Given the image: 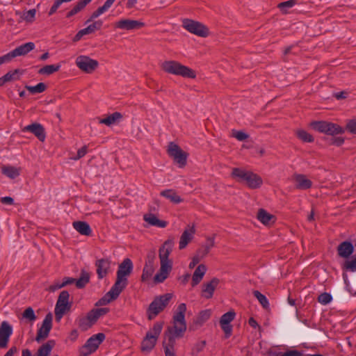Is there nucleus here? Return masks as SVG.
<instances>
[{
	"label": "nucleus",
	"instance_id": "nucleus-1",
	"mask_svg": "<svg viewBox=\"0 0 356 356\" xmlns=\"http://www.w3.org/2000/svg\"><path fill=\"white\" fill-rule=\"evenodd\" d=\"M174 246V239L168 238L159 249V259L161 267L159 271L154 276L156 283L163 282L168 276L172 270V263L168 259Z\"/></svg>",
	"mask_w": 356,
	"mask_h": 356
},
{
	"label": "nucleus",
	"instance_id": "nucleus-2",
	"mask_svg": "<svg viewBox=\"0 0 356 356\" xmlns=\"http://www.w3.org/2000/svg\"><path fill=\"white\" fill-rule=\"evenodd\" d=\"M186 312V304H179L173 316V325L172 327H168L164 334L179 338H181L184 336V332L186 330V323L185 321Z\"/></svg>",
	"mask_w": 356,
	"mask_h": 356
},
{
	"label": "nucleus",
	"instance_id": "nucleus-3",
	"mask_svg": "<svg viewBox=\"0 0 356 356\" xmlns=\"http://www.w3.org/2000/svg\"><path fill=\"white\" fill-rule=\"evenodd\" d=\"M161 67L164 72L169 74L185 78L194 79L196 77V73L194 70L175 60H165L162 63Z\"/></svg>",
	"mask_w": 356,
	"mask_h": 356
},
{
	"label": "nucleus",
	"instance_id": "nucleus-4",
	"mask_svg": "<svg viewBox=\"0 0 356 356\" xmlns=\"http://www.w3.org/2000/svg\"><path fill=\"white\" fill-rule=\"evenodd\" d=\"M232 175L238 181L245 182L252 189L259 188L263 183L262 179L257 174L241 168H234Z\"/></svg>",
	"mask_w": 356,
	"mask_h": 356
},
{
	"label": "nucleus",
	"instance_id": "nucleus-5",
	"mask_svg": "<svg viewBox=\"0 0 356 356\" xmlns=\"http://www.w3.org/2000/svg\"><path fill=\"white\" fill-rule=\"evenodd\" d=\"M162 328L163 323L157 322L154 323L153 327L147 332L141 343V350L143 352L149 353L154 348Z\"/></svg>",
	"mask_w": 356,
	"mask_h": 356
},
{
	"label": "nucleus",
	"instance_id": "nucleus-6",
	"mask_svg": "<svg viewBox=\"0 0 356 356\" xmlns=\"http://www.w3.org/2000/svg\"><path fill=\"white\" fill-rule=\"evenodd\" d=\"M172 297L171 293H165L156 298L149 306L147 310L148 318L149 320L154 318L168 305Z\"/></svg>",
	"mask_w": 356,
	"mask_h": 356
},
{
	"label": "nucleus",
	"instance_id": "nucleus-7",
	"mask_svg": "<svg viewBox=\"0 0 356 356\" xmlns=\"http://www.w3.org/2000/svg\"><path fill=\"white\" fill-rule=\"evenodd\" d=\"M310 127L320 133L332 136L344 132L339 125L327 121H314L310 123Z\"/></svg>",
	"mask_w": 356,
	"mask_h": 356
},
{
	"label": "nucleus",
	"instance_id": "nucleus-8",
	"mask_svg": "<svg viewBox=\"0 0 356 356\" xmlns=\"http://www.w3.org/2000/svg\"><path fill=\"white\" fill-rule=\"evenodd\" d=\"M105 339L104 333H98L92 335L86 342V343L80 348L79 353L81 356H88L93 353L98 348L99 345Z\"/></svg>",
	"mask_w": 356,
	"mask_h": 356
},
{
	"label": "nucleus",
	"instance_id": "nucleus-9",
	"mask_svg": "<svg viewBox=\"0 0 356 356\" xmlns=\"http://www.w3.org/2000/svg\"><path fill=\"white\" fill-rule=\"evenodd\" d=\"M70 294L67 291H63L59 294L55 307V317L57 321H60L64 314L71 308V303L69 302Z\"/></svg>",
	"mask_w": 356,
	"mask_h": 356
},
{
	"label": "nucleus",
	"instance_id": "nucleus-10",
	"mask_svg": "<svg viewBox=\"0 0 356 356\" xmlns=\"http://www.w3.org/2000/svg\"><path fill=\"white\" fill-rule=\"evenodd\" d=\"M34 48L35 44L32 42H26L19 46L9 53L0 57V65L4 63L10 61L13 58L17 56H25L29 52L34 49Z\"/></svg>",
	"mask_w": 356,
	"mask_h": 356
},
{
	"label": "nucleus",
	"instance_id": "nucleus-11",
	"mask_svg": "<svg viewBox=\"0 0 356 356\" xmlns=\"http://www.w3.org/2000/svg\"><path fill=\"white\" fill-rule=\"evenodd\" d=\"M183 26L190 33L200 37H207L209 34V30L204 24L192 19H184Z\"/></svg>",
	"mask_w": 356,
	"mask_h": 356
},
{
	"label": "nucleus",
	"instance_id": "nucleus-12",
	"mask_svg": "<svg viewBox=\"0 0 356 356\" xmlns=\"http://www.w3.org/2000/svg\"><path fill=\"white\" fill-rule=\"evenodd\" d=\"M168 154L174 159L180 168L186 164L187 154L184 152L177 145L170 143L168 148Z\"/></svg>",
	"mask_w": 356,
	"mask_h": 356
},
{
	"label": "nucleus",
	"instance_id": "nucleus-13",
	"mask_svg": "<svg viewBox=\"0 0 356 356\" xmlns=\"http://www.w3.org/2000/svg\"><path fill=\"white\" fill-rule=\"evenodd\" d=\"M76 66L83 72L92 73L99 65L97 60L90 58L87 56H79L76 58Z\"/></svg>",
	"mask_w": 356,
	"mask_h": 356
},
{
	"label": "nucleus",
	"instance_id": "nucleus-14",
	"mask_svg": "<svg viewBox=\"0 0 356 356\" xmlns=\"http://www.w3.org/2000/svg\"><path fill=\"white\" fill-rule=\"evenodd\" d=\"M145 26V23L141 21L130 19H121L115 23V27L124 31H132L140 29Z\"/></svg>",
	"mask_w": 356,
	"mask_h": 356
},
{
	"label": "nucleus",
	"instance_id": "nucleus-15",
	"mask_svg": "<svg viewBox=\"0 0 356 356\" xmlns=\"http://www.w3.org/2000/svg\"><path fill=\"white\" fill-rule=\"evenodd\" d=\"M52 318L51 314H48L45 316L35 337V340L38 342L46 339L49 336V332L52 327Z\"/></svg>",
	"mask_w": 356,
	"mask_h": 356
},
{
	"label": "nucleus",
	"instance_id": "nucleus-16",
	"mask_svg": "<svg viewBox=\"0 0 356 356\" xmlns=\"http://www.w3.org/2000/svg\"><path fill=\"white\" fill-rule=\"evenodd\" d=\"M12 334V326L7 321H3L0 325V349L8 346Z\"/></svg>",
	"mask_w": 356,
	"mask_h": 356
},
{
	"label": "nucleus",
	"instance_id": "nucleus-17",
	"mask_svg": "<svg viewBox=\"0 0 356 356\" xmlns=\"http://www.w3.org/2000/svg\"><path fill=\"white\" fill-rule=\"evenodd\" d=\"M195 234V225H192L191 226L188 225L184 229L182 234L181 235L179 243V248L180 250L185 248L187 246V245L192 241Z\"/></svg>",
	"mask_w": 356,
	"mask_h": 356
},
{
	"label": "nucleus",
	"instance_id": "nucleus-18",
	"mask_svg": "<svg viewBox=\"0 0 356 356\" xmlns=\"http://www.w3.org/2000/svg\"><path fill=\"white\" fill-rule=\"evenodd\" d=\"M219 282L218 278L213 277L210 282L203 284L201 296L206 299L211 298Z\"/></svg>",
	"mask_w": 356,
	"mask_h": 356
},
{
	"label": "nucleus",
	"instance_id": "nucleus-19",
	"mask_svg": "<svg viewBox=\"0 0 356 356\" xmlns=\"http://www.w3.org/2000/svg\"><path fill=\"white\" fill-rule=\"evenodd\" d=\"M133 270V264L131 259L127 258L119 265L117 271V277L121 279H127V277L131 273Z\"/></svg>",
	"mask_w": 356,
	"mask_h": 356
},
{
	"label": "nucleus",
	"instance_id": "nucleus-20",
	"mask_svg": "<svg viewBox=\"0 0 356 356\" xmlns=\"http://www.w3.org/2000/svg\"><path fill=\"white\" fill-rule=\"evenodd\" d=\"M23 131H29L33 134L40 141H44L46 138L44 127L39 123H33L22 129Z\"/></svg>",
	"mask_w": 356,
	"mask_h": 356
},
{
	"label": "nucleus",
	"instance_id": "nucleus-21",
	"mask_svg": "<svg viewBox=\"0 0 356 356\" xmlns=\"http://www.w3.org/2000/svg\"><path fill=\"white\" fill-rule=\"evenodd\" d=\"M111 261L108 259H101L96 261L97 273L99 279L107 275L111 268Z\"/></svg>",
	"mask_w": 356,
	"mask_h": 356
},
{
	"label": "nucleus",
	"instance_id": "nucleus-22",
	"mask_svg": "<svg viewBox=\"0 0 356 356\" xmlns=\"http://www.w3.org/2000/svg\"><path fill=\"white\" fill-rule=\"evenodd\" d=\"M54 346V341H47L39 348L36 356H48L50 354ZM22 356H32V354L29 349H25L22 350Z\"/></svg>",
	"mask_w": 356,
	"mask_h": 356
},
{
	"label": "nucleus",
	"instance_id": "nucleus-23",
	"mask_svg": "<svg viewBox=\"0 0 356 356\" xmlns=\"http://www.w3.org/2000/svg\"><path fill=\"white\" fill-rule=\"evenodd\" d=\"M177 339H179V338L164 334L163 346L164 348V352H165V356H175V345Z\"/></svg>",
	"mask_w": 356,
	"mask_h": 356
},
{
	"label": "nucleus",
	"instance_id": "nucleus-24",
	"mask_svg": "<svg viewBox=\"0 0 356 356\" xmlns=\"http://www.w3.org/2000/svg\"><path fill=\"white\" fill-rule=\"evenodd\" d=\"M102 24V21L98 20L90 24L86 28L80 30L74 36V41H79L83 35L92 33L95 31L100 29Z\"/></svg>",
	"mask_w": 356,
	"mask_h": 356
},
{
	"label": "nucleus",
	"instance_id": "nucleus-25",
	"mask_svg": "<svg viewBox=\"0 0 356 356\" xmlns=\"http://www.w3.org/2000/svg\"><path fill=\"white\" fill-rule=\"evenodd\" d=\"M293 179L295 182L296 188L299 190H307L312 186V181L305 175L296 174L293 175Z\"/></svg>",
	"mask_w": 356,
	"mask_h": 356
},
{
	"label": "nucleus",
	"instance_id": "nucleus-26",
	"mask_svg": "<svg viewBox=\"0 0 356 356\" xmlns=\"http://www.w3.org/2000/svg\"><path fill=\"white\" fill-rule=\"evenodd\" d=\"M128 283L127 279H121L117 277L116 281L110 289L109 295L115 299L119 296L120 293L125 289Z\"/></svg>",
	"mask_w": 356,
	"mask_h": 356
},
{
	"label": "nucleus",
	"instance_id": "nucleus-27",
	"mask_svg": "<svg viewBox=\"0 0 356 356\" xmlns=\"http://www.w3.org/2000/svg\"><path fill=\"white\" fill-rule=\"evenodd\" d=\"M143 220L150 226L164 228L168 225L166 221L159 219L156 215L152 213L144 214Z\"/></svg>",
	"mask_w": 356,
	"mask_h": 356
},
{
	"label": "nucleus",
	"instance_id": "nucleus-28",
	"mask_svg": "<svg viewBox=\"0 0 356 356\" xmlns=\"http://www.w3.org/2000/svg\"><path fill=\"white\" fill-rule=\"evenodd\" d=\"M207 270V268L204 264H200L197 266L192 276V286H195L202 280Z\"/></svg>",
	"mask_w": 356,
	"mask_h": 356
},
{
	"label": "nucleus",
	"instance_id": "nucleus-29",
	"mask_svg": "<svg viewBox=\"0 0 356 356\" xmlns=\"http://www.w3.org/2000/svg\"><path fill=\"white\" fill-rule=\"evenodd\" d=\"M337 250L340 257L348 258L353 254L354 248L350 242L343 241L339 245Z\"/></svg>",
	"mask_w": 356,
	"mask_h": 356
},
{
	"label": "nucleus",
	"instance_id": "nucleus-30",
	"mask_svg": "<svg viewBox=\"0 0 356 356\" xmlns=\"http://www.w3.org/2000/svg\"><path fill=\"white\" fill-rule=\"evenodd\" d=\"M74 228L81 234L85 236H90L92 233V229L88 223L83 221H75L73 222Z\"/></svg>",
	"mask_w": 356,
	"mask_h": 356
},
{
	"label": "nucleus",
	"instance_id": "nucleus-31",
	"mask_svg": "<svg viewBox=\"0 0 356 356\" xmlns=\"http://www.w3.org/2000/svg\"><path fill=\"white\" fill-rule=\"evenodd\" d=\"M160 195L174 204H179L183 202L182 198L172 189L162 191Z\"/></svg>",
	"mask_w": 356,
	"mask_h": 356
},
{
	"label": "nucleus",
	"instance_id": "nucleus-32",
	"mask_svg": "<svg viewBox=\"0 0 356 356\" xmlns=\"http://www.w3.org/2000/svg\"><path fill=\"white\" fill-rule=\"evenodd\" d=\"M21 168L12 165H4L1 168V172L10 179H15L20 174Z\"/></svg>",
	"mask_w": 356,
	"mask_h": 356
},
{
	"label": "nucleus",
	"instance_id": "nucleus-33",
	"mask_svg": "<svg viewBox=\"0 0 356 356\" xmlns=\"http://www.w3.org/2000/svg\"><path fill=\"white\" fill-rule=\"evenodd\" d=\"M122 118V115L120 113L115 112V113H112L111 115L107 116L105 118L100 119L99 122L100 124H104L107 126H111L112 124H115Z\"/></svg>",
	"mask_w": 356,
	"mask_h": 356
},
{
	"label": "nucleus",
	"instance_id": "nucleus-34",
	"mask_svg": "<svg viewBox=\"0 0 356 356\" xmlns=\"http://www.w3.org/2000/svg\"><path fill=\"white\" fill-rule=\"evenodd\" d=\"M92 0H81L72 8L70 11H69L66 17L70 18L73 15L77 14L80 11H81L89 3H90Z\"/></svg>",
	"mask_w": 356,
	"mask_h": 356
},
{
	"label": "nucleus",
	"instance_id": "nucleus-35",
	"mask_svg": "<svg viewBox=\"0 0 356 356\" xmlns=\"http://www.w3.org/2000/svg\"><path fill=\"white\" fill-rule=\"evenodd\" d=\"M273 216L266 211L264 209H259L257 213V219L264 225H269Z\"/></svg>",
	"mask_w": 356,
	"mask_h": 356
},
{
	"label": "nucleus",
	"instance_id": "nucleus-36",
	"mask_svg": "<svg viewBox=\"0 0 356 356\" xmlns=\"http://www.w3.org/2000/svg\"><path fill=\"white\" fill-rule=\"evenodd\" d=\"M60 65H48L40 68L38 73L40 74L50 75L59 70Z\"/></svg>",
	"mask_w": 356,
	"mask_h": 356
},
{
	"label": "nucleus",
	"instance_id": "nucleus-37",
	"mask_svg": "<svg viewBox=\"0 0 356 356\" xmlns=\"http://www.w3.org/2000/svg\"><path fill=\"white\" fill-rule=\"evenodd\" d=\"M89 280V274L86 271L82 270L81 273V277H79V279L76 280L75 284L77 288L81 289L84 287L87 283H88Z\"/></svg>",
	"mask_w": 356,
	"mask_h": 356
},
{
	"label": "nucleus",
	"instance_id": "nucleus-38",
	"mask_svg": "<svg viewBox=\"0 0 356 356\" xmlns=\"http://www.w3.org/2000/svg\"><path fill=\"white\" fill-rule=\"evenodd\" d=\"M22 318L33 323L36 319L37 316L35 314L34 310L32 307H27L22 313Z\"/></svg>",
	"mask_w": 356,
	"mask_h": 356
},
{
	"label": "nucleus",
	"instance_id": "nucleus-39",
	"mask_svg": "<svg viewBox=\"0 0 356 356\" xmlns=\"http://www.w3.org/2000/svg\"><path fill=\"white\" fill-rule=\"evenodd\" d=\"M211 312L210 309H206L201 311L195 321V323L202 325L206 322L211 316Z\"/></svg>",
	"mask_w": 356,
	"mask_h": 356
},
{
	"label": "nucleus",
	"instance_id": "nucleus-40",
	"mask_svg": "<svg viewBox=\"0 0 356 356\" xmlns=\"http://www.w3.org/2000/svg\"><path fill=\"white\" fill-rule=\"evenodd\" d=\"M22 74L19 70H15L14 71H10L6 73L3 77L6 82L13 81L19 80L20 79V75Z\"/></svg>",
	"mask_w": 356,
	"mask_h": 356
},
{
	"label": "nucleus",
	"instance_id": "nucleus-41",
	"mask_svg": "<svg viewBox=\"0 0 356 356\" xmlns=\"http://www.w3.org/2000/svg\"><path fill=\"white\" fill-rule=\"evenodd\" d=\"M154 271V266L152 264H145L142 274V280L146 281L153 274Z\"/></svg>",
	"mask_w": 356,
	"mask_h": 356
},
{
	"label": "nucleus",
	"instance_id": "nucleus-42",
	"mask_svg": "<svg viewBox=\"0 0 356 356\" xmlns=\"http://www.w3.org/2000/svg\"><path fill=\"white\" fill-rule=\"evenodd\" d=\"M25 88L31 94H37L44 92L46 90L47 86L44 83H39L38 84L34 86H26Z\"/></svg>",
	"mask_w": 356,
	"mask_h": 356
},
{
	"label": "nucleus",
	"instance_id": "nucleus-43",
	"mask_svg": "<svg viewBox=\"0 0 356 356\" xmlns=\"http://www.w3.org/2000/svg\"><path fill=\"white\" fill-rule=\"evenodd\" d=\"M296 135H297L298 138L303 142L312 143L314 141L313 136L305 130H302V129L297 130Z\"/></svg>",
	"mask_w": 356,
	"mask_h": 356
},
{
	"label": "nucleus",
	"instance_id": "nucleus-44",
	"mask_svg": "<svg viewBox=\"0 0 356 356\" xmlns=\"http://www.w3.org/2000/svg\"><path fill=\"white\" fill-rule=\"evenodd\" d=\"M342 268L345 271L356 272V258L345 261Z\"/></svg>",
	"mask_w": 356,
	"mask_h": 356
},
{
	"label": "nucleus",
	"instance_id": "nucleus-45",
	"mask_svg": "<svg viewBox=\"0 0 356 356\" xmlns=\"http://www.w3.org/2000/svg\"><path fill=\"white\" fill-rule=\"evenodd\" d=\"M235 317L234 312L230 311L224 314L220 320V324H230Z\"/></svg>",
	"mask_w": 356,
	"mask_h": 356
},
{
	"label": "nucleus",
	"instance_id": "nucleus-46",
	"mask_svg": "<svg viewBox=\"0 0 356 356\" xmlns=\"http://www.w3.org/2000/svg\"><path fill=\"white\" fill-rule=\"evenodd\" d=\"M253 294L254 297L259 300L260 304L264 308H268L269 306L268 300L266 297L261 293L259 291H254Z\"/></svg>",
	"mask_w": 356,
	"mask_h": 356
},
{
	"label": "nucleus",
	"instance_id": "nucleus-47",
	"mask_svg": "<svg viewBox=\"0 0 356 356\" xmlns=\"http://www.w3.org/2000/svg\"><path fill=\"white\" fill-rule=\"evenodd\" d=\"M215 245L214 237H208L207 238L206 244L204 246V250H202V256H206L210 250Z\"/></svg>",
	"mask_w": 356,
	"mask_h": 356
},
{
	"label": "nucleus",
	"instance_id": "nucleus-48",
	"mask_svg": "<svg viewBox=\"0 0 356 356\" xmlns=\"http://www.w3.org/2000/svg\"><path fill=\"white\" fill-rule=\"evenodd\" d=\"M205 256H202V249H200L197 251L196 254L192 258V261L190 262L188 267L192 269L195 268V266L200 262V261Z\"/></svg>",
	"mask_w": 356,
	"mask_h": 356
},
{
	"label": "nucleus",
	"instance_id": "nucleus-49",
	"mask_svg": "<svg viewBox=\"0 0 356 356\" xmlns=\"http://www.w3.org/2000/svg\"><path fill=\"white\" fill-rule=\"evenodd\" d=\"M35 14V9H31L26 12H24L21 17L27 22H32L34 21Z\"/></svg>",
	"mask_w": 356,
	"mask_h": 356
},
{
	"label": "nucleus",
	"instance_id": "nucleus-50",
	"mask_svg": "<svg viewBox=\"0 0 356 356\" xmlns=\"http://www.w3.org/2000/svg\"><path fill=\"white\" fill-rule=\"evenodd\" d=\"M92 325L93 324H92V323L90 322V320H88L86 318V316L81 318L79 320V327L83 331L88 330L90 327H92Z\"/></svg>",
	"mask_w": 356,
	"mask_h": 356
},
{
	"label": "nucleus",
	"instance_id": "nucleus-51",
	"mask_svg": "<svg viewBox=\"0 0 356 356\" xmlns=\"http://www.w3.org/2000/svg\"><path fill=\"white\" fill-rule=\"evenodd\" d=\"M296 3L295 0H289L284 2H282L278 5V8L280 9V10L284 13H286L289 8H292Z\"/></svg>",
	"mask_w": 356,
	"mask_h": 356
},
{
	"label": "nucleus",
	"instance_id": "nucleus-52",
	"mask_svg": "<svg viewBox=\"0 0 356 356\" xmlns=\"http://www.w3.org/2000/svg\"><path fill=\"white\" fill-rule=\"evenodd\" d=\"M108 10L104 6L99 7L97 10L93 12L90 17V18L86 21V23H89L92 21H93L95 19L97 18L99 16H100L102 14L107 11Z\"/></svg>",
	"mask_w": 356,
	"mask_h": 356
},
{
	"label": "nucleus",
	"instance_id": "nucleus-53",
	"mask_svg": "<svg viewBox=\"0 0 356 356\" xmlns=\"http://www.w3.org/2000/svg\"><path fill=\"white\" fill-rule=\"evenodd\" d=\"M206 346L205 341H200L197 342L192 348V354L197 355L200 352H202Z\"/></svg>",
	"mask_w": 356,
	"mask_h": 356
},
{
	"label": "nucleus",
	"instance_id": "nucleus-54",
	"mask_svg": "<svg viewBox=\"0 0 356 356\" xmlns=\"http://www.w3.org/2000/svg\"><path fill=\"white\" fill-rule=\"evenodd\" d=\"M332 300V296L328 293H323L318 297V301L322 305H327Z\"/></svg>",
	"mask_w": 356,
	"mask_h": 356
},
{
	"label": "nucleus",
	"instance_id": "nucleus-55",
	"mask_svg": "<svg viewBox=\"0 0 356 356\" xmlns=\"http://www.w3.org/2000/svg\"><path fill=\"white\" fill-rule=\"evenodd\" d=\"M115 300V298H113L111 295H109V292H108L103 298L99 299L96 303L97 306H102L106 305L111 302L112 300Z\"/></svg>",
	"mask_w": 356,
	"mask_h": 356
},
{
	"label": "nucleus",
	"instance_id": "nucleus-56",
	"mask_svg": "<svg viewBox=\"0 0 356 356\" xmlns=\"http://www.w3.org/2000/svg\"><path fill=\"white\" fill-rule=\"evenodd\" d=\"M232 136L239 141H243L247 139L249 136L242 131H233Z\"/></svg>",
	"mask_w": 356,
	"mask_h": 356
},
{
	"label": "nucleus",
	"instance_id": "nucleus-57",
	"mask_svg": "<svg viewBox=\"0 0 356 356\" xmlns=\"http://www.w3.org/2000/svg\"><path fill=\"white\" fill-rule=\"evenodd\" d=\"M88 152V147L86 145L82 147L81 149H79L77 151L76 156L74 157H72V159L74 160H78L82 157H83Z\"/></svg>",
	"mask_w": 356,
	"mask_h": 356
},
{
	"label": "nucleus",
	"instance_id": "nucleus-58",
	"mask_svg": "<svg viewBox=\"0 0 356 356\" xmlns=\"http://www.w3.org/2000/svg\"><path fill=\"white\" fill-rule=\"evenodd\" d=\"M86 318L90 320V322L92 323V324H95V322L98 320L99 317L97 315L96 312H95L94 309H92L91 311H90L87 316H86Z\"/></svg>",
	"mask_w": 356,
	"mask_h": 356
},
{
	"label": "nucleus",
	"instance_id": "nucleus-59",
	"mask_svg": "<svg viewBox=\"0 0 356 356\" xmlns=\"http://www.w3.org/2000/svg\"><path fill=\"white\" fill-rule=\"evenodd\" d=\"M346 129L350 133L356 134V119L350 120L346 124Z\"/></svg>",
	"mask_w": 356,
	"mask_h": 356
},
{
	"label": "nucleus",
	"instance_id": "nucleus-60",
	"mask_svg": "<svg viewBox=\"0 0 356 356\" xmlns=\"http://www.w3.org/2000/svg\"><path fill=\"white\" fill-rule=\"evenodd\" d=\"M61 4H62V2L60 0H55L53 6H51V8H50V10L49 11V13H48L49 15L50 16V15H52L53 14H54Z\"/></svg>",
	"mask_w": 356,
	"mask_h": 356
},
{
	"label": "nucleus",
	"instance_id": "nucleus-61",
	"mask_svg": "<svg viewBox=\"0 0 356 356\" xmlns=\"http://www.w3.org/2000/svg\"><path fill=\"white\" fill-rule=\"evenodd\" d=\"M220 326H221V328L222 329V330L225 332L226 337H229L231 335L232 331V327L230 325V324H226V325L220 324Z\"/></svg>",
	"mask_w": 356,
	"mask_h": 356
},
{
	"label": "nucleus",
	"instance_id": "nucleus-62",
	"mask_svg": "<svg viewBox=\"0 0 356 356\" xmlns=\"http://www.w3.org/2000/svg\"><path fill=\"white\" fill-rule=\"evenodd\" d=\"M95 312H96L97 315L99 318L102 316L105 315L107 314L109 311L108 308H99V309H93Z\"/></svg>",
	"mask_w": 356,
	"mask_h": 356
},
{
	"label": "nucleus",
	"instance_id": "nucleus-63",
	"mask_svg": "<svg viewBox=\"0 0 356 356\" xmlns=\"http://www.w3.org/2000/svg\"><path fill=\"white\" fill-rule=\"evenodd\" d=\"M281 356H302V353L298 350H289Z\"/></svg>",
	"mask_w": 356,
	"mask_h": 356
},
{
	"label": "nucleus",
	"instance_id": "nucleus-64",
	"mask_svg": "<svg viewBox=\"0 0 356 356\" xmlns=\"http://www.w3.org/2000/svg\"><path fill=\"white\" fill-rule=\"evenodd\" d=\"M1 202L4 204L11 205L14 202V200L11 197H3L1 198Z\"/></svg>",
	"mask_w": 356,
	"mask_h": 356
}]
</instances>
